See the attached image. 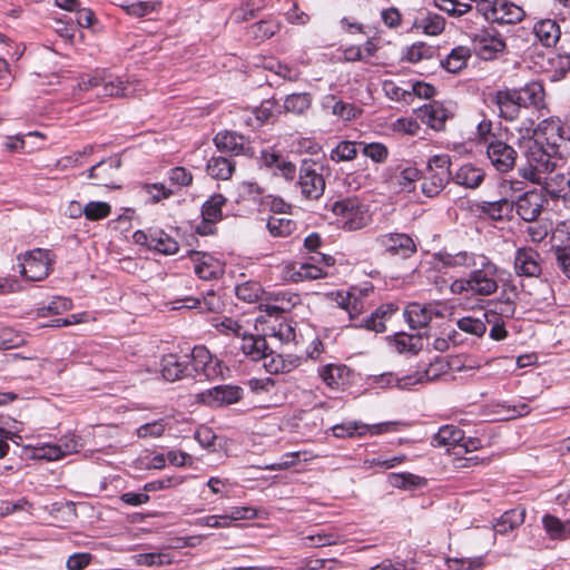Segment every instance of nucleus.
Segmentation results:
<instances>
[{"label":"nucleus","instance_id":"49","mask_svg":"<svg viewBox=\"0 0 570 570\" xmlns=\"http://www.w3.org/2000/svg\"><path fill=\"white\" fill-rule=\"evenodd\" d=\"M446 564L450 570H482L487 562L484 556L469 558H449Z\"/></svg>","mask_w":570,"mask_h":570},{"label":"nucleus","instance_id":"13","mask_svg":"<svg viewBox=\"0 0 570 570\" xmlns=\"http://www.w3.org/2000/svg\"><path fill=\"white\" fill-rule=\"evenodd\" d=\"M121 167V159L118 156H110L102 159L88 170V178L94 185L107 188H119L118 173Z\"/></svg>","mask_w":570,"mask_h":570},{"label":"nucleus","instance_id":"17","mask_svg":"<svg viewBox=\"0 0 570 570\" xmlns=\"http://www.w3.org/2000/svg\"><path fill=\"white\" fill-rule=\"evenodd\" d=\"M203 403L212 407L227 406L239 402L243 389L237 385H217L200 394Z\"/></svg>","mask_w":570,"mask_h":570},{"label":"nucleus","instance_id":"15","mask_svg":"<svg viewBox=\"0 0 570 570\" xmlns=\"http://www.w3.org/2000/svg\"><path fill=\"white\" fill-rule=\"evenodd\" d=\"M487 156L498 171L508 173L515 166L518 153L507 142L494 139L487 147Z\"/></svg>","mask_w":570,"mask_h":570},{"label":"nucleus","instance_id":"8","mask_svg":"<svg viewBox=\"0 0 570 570\" xmlns=\"http://www.w3.org/2000/svg\"><path fill=\"white\" fill-rule=\"evenodd\" d=\"M471 41L475 55L484 61L497 59L507 49L503 36L493 26L479 29L472 35Z\"/></svg>","mask_w":570,"mask_h":570},{"label":"nucleus","instance_id":"40","mask_svg":"<svg viewBox=\"0 0 570 570\" xmlns=\"http://www.w3.org/2000/svg\"><path fill=\"white\" fill-rule=\"evenodd\" d=\"M312 101L308 92L291 94L284 100V109L286 112L303 115L311 108Z\"/></svg>","mask_w":570,"mask_h":570},{"label":"nucleus","instance_id":"50","mask_svg":"<svg viewBox=\"0 0 570 570\" xmlns=\"http://www.w3.org/2000/svg\"><path fill=\"white\" fill-rule=\"evenodd\" d=\"M72 303L67 297L56 296L47 305L37 308V316L46 317L69 311Z\"/></svg>","mask_w":570,"mask_h":570},{"label":"nucleus","instance_id":"38","mask_svg":"<svg viewBox=\"0 0 570 570\" xmlns=\"http://www.w3.org/2000/svg\"><path fill=\"white\" fill-rule=\"evenodd\" d=\"M227 199L222 194L213 195L202 206V216L206 223H217L223 218L222 208Z\"/></svg>","mask_w":570,"mask_h":570},{"label":"nucleus","instance_id":"6","mask_svg":"<svg viewBox=\"0 0 570 570\" xmlns=\"http://www.w3.org/2000/svg\"><path fill=\"white\" fill-rule=\"evenodd\" d=\"M53 257L51 250L45 248H35L19 255L21 275L33 282L45 279L52 271Z\"/></svg>","mask_w":570,"mask_h":570},{"label":"nucleus","instance_id":"42","mask_svg":"<svg viewBox=\"0 0 570 570\" xmlns=\"http://www.w3.org/2000/svg\"><path fill=\"white\" fill-rule=\"evenodd\" d=\"M425 377L426 380H430L428 371H425L424 373H417L415 375H407L401 379H394V376L391 373H387L382 374L380 376H375V382L383 386L391 385L395 381L399 387L407 389L416 383L423 382Z\"/></svg>","mask_w":570,"mask_h":570},{"label":"nucleus","instance_id":"2","mask_svg":"<svg viewBox=\"0 0 570 570\" xmlns=\"http://www.w3.org/2000/svg\"><path fill=\"white\" fill-rule=\"evenodd\" d=\"M330 208L336 216L337 223L345 230L361 229L371 220L367 206L357 197H345L335 200L330 205Z\"/></svg>","mask_w":570,"mask_h":570},{"label":"nucleus","instance_id":"1","mask_svg":"<svg viewBox=\"0 0 570 570\" xmlns=\"http://www.w3.org/2000/svg\"><path fill=\"white\" fill-rule=\"evenodd\" d=\"M542 141L534 131L533 137L524 140L522 146L528 166L521 168V176L535 184H541L542 175L553 171L556 167L554 157Z\"/></svg>","mask_w":570,"mask_h":570},{"label":"nucleus","instance_id":"61","mask_svg":"<svg viewBox=\"0 0 570 570\" xmlns=\"http://www.w3.org/2000/svg\"><path fill=\"white\" fill-rule=\"evenodd\" d=\"M390 480L394 487L406 489L420 487L423 479L412 473H392Z\"/></svg>","mask_w":570,"mask_h":570},{"label":"nucleus","instance_id":"39","mask_svg":"<svg viewBox=\"0 0 570 570\" xmlns=\"http://www.w3.org/2000/svg\"><path fill=\"white\" fill-rule=\"evenodd\" d=\"M149 248L165 255H173L178 252V243L164 230H157L150 234Z\"/></svg>","mask_w":570,"mask_h":570},{"label":"nucleus","instance_id":"5","mask_svg":"<svg viewBox=\"0 0 570 570\" xmlns=\"http://www.w3.org/2000/svg\"><path fill=\"white\" fill-rule=\"evenodd\" d=\"M537 137L543 139L547 150L558 159L570 156V137L564 136V129L558 119H546L535 129Z\"/></svg>","mask_w":570,"mask_h":570},{"label":"nucleus","instance_id":"24","mask_svg":"<svg viewBox=\"0 0 570 570\" xmlns=\"http://www.w3.org/2000/svg\"><path fill=\"white\" fill-rule=\"evenodd\" d=\"M475 207L483 217L492 220H509L512 218L514 203L508 198H500L493 202H478Z\"/></svg>","mask_w":570,"mask_h":570},{"label":"nucleus","instance_id":"16","mask_svg":"<svg viewBox=\"0 0 570 570\" xmlns=\"http://www.w3.org/2000/svg\"><path fill=\"white\" fill-rule=\"evenodd\" d=\"M190 366L197 374H203L208 380L223 376L220 361L213 357L210 352L203 345L193 348Z\"/></svg>","mask_w":570,"mask_h":570},{"label":"nucleus","instance_id":"7","mask_svg":"<svg viewBox=\"0 0 570 570\" xmlns=\"http://www.w3.org/2000/svg\"><path fill=\"white\" fill-rule=\"evenodd\" d=\"M322 166L313 159H304L298 171L297 187L304 199L317 200L325 191Z\"/></svg>","mask_w":570,"mask_h":570},{"label":"nucleus","instance_id":"30","mask_svg":"<svg viewBox=\"0 0 570 570\" xmlns=\"http://www.w3.org/2000/svg\"><path fill=\"white\" fill-rule=\"evenodd\" d=\"M421 118L434 130H442L449 118L448 110L439 101H432L424 105L421 109Z\"/></svg>","mask_w":570,"mask_h":570},{"label":"nucleus","instance_id":"29","mask_svg":"<svg viewBox=\"0 0 570 570\" xmlns=\"http://www.w3.org/2000/svg\"><path fill=\"white\" fill-rule=\"evenodd\" d=\"M100 87L99 97H129L136 91L129 81H125L120 77L107 76L106 73Z\"/></svg>","mask_w":570,"mask_h":570},{"label":"nucleus","instance_id":"64","mask_svg":"<svg viewBox=\"0 0 570 570\" xmlns=\"http://www.w3.org/2000/svg\"><path fill=\"white\" fill-rule=\"evenodd\" d=\"M168 178L171 184L185 187L193 183V175L185 167H175L169 170Z\"/></svg>","mask_w":570,"mask_h":570},{"label":"nucleus","instance_id":"62","mask_svg":"<svg viewBox=\"0 0 570 570\" xmlns=\"http://www.w3.org/2000/svg\"><path fill=\"white\" fill-rule=\"evenodd\" d=\"M354 327L366 328L376 333H383L385 331V322L381 316H376L374 311L370 316L361 320L358 323H354Z\"/></svg>","mask_w":570,"mask_h":570},{"label":"nucleus","instance_id":"18","mask_svg":"<svg viewBox=\"0 0 570 570\" xmlns=\"http://www.w3.org/2000/svg\"><path fill=\"white\" fill-rule=\"evenodd\" d=\"M492 102L499 108L500 116L508 121L517 119L521 107H523L522 95L518 89L497 91Z\"/></svg>","mask_w":570,"mask_h":570},{"label":"nucleus","instance_id":"57","mask_svg":"<svg viewBox=\"0 0 570 570\" xmlns=\"http://www.w3.org/2000/svg\"><path fill=\"white\" fill-rule=\"evenodd\" d=\"M250 30L256 39L265 40L273 37L279 30V24L272 20H262L254 23Z\"/></svg>","mask_w":570,"mask_h":570},{"label":"nucleus","instance_id":"14","mask_svg":"<svg viewBox=\"0 0 570 570\" xmlns=\"http://www.w3.org/2000/svg\"><path fill=\"white\" fill-rule=\"evenodd\" d=\"M421 178V171L410 163H401L386 168L385 181L399 191L411 193L415 189V183Z\"/></svg>","mask_w":570,"mask_h":570},{"label":"nucleus","instance_id":"9","mask_svg":"<svg viewBox=\"0 0 570 570\" xmlns=\"http://www.w3.org/2000/svg\"><path fill=\"white\" fill-rule=\"evenodd\" d=\"M240 350L253 361H264V366L269 373H278L286 370V365L279 364L272 356V352H268V344L264 336H243Z\"/></svg>","mask_w":570,"mask_h":570},{"label":"nucleus","instance_id":"44","mask_svg":"<svg viewBox=\"0 0 570 570\" xmlns=\"http://www.w3.org/2000/svg\"><path fill=\"white\" fill-rule=\"evenodd\" d=\"M523 107L534 106L540 108L544 104V89L539 82L527 83L521 90Z\"/></svg>","mask_w":570,"mask_h":570},{"label":"nucleus","instance_id":"3","mask_svg":"<svg viewBox=\"0 0 570 570\" xmlns=\"http://www.w3.org/2000/svg\"><path fill=\"white\" fill-rule=\"evenodd\" d=\"M451 157L446 154L434 155L426 165V176L421 185L422 193L428 197L439 195L452 179L450 170Z\"/></svg>","mask_w":570,"mask_h":570},{"label":"nucleus","instance_id":"54","mask_svg":"<svg viewBox=\"0 0 570 570\" xmlns=\"http://www.w3.org/2000/svg\"><path fill=\"white\" fill-rule=\"evenodd\" d=\"M111 213V206L106 202H89L85 206V217L88 220H100L108 217Z\"/></svg>","mask_w":570,"mask_h":570},{"label":"nucleus","instance_id":"53","mask_svg":"<svg viewBox=\"0 0 570 570\" xmlns=\"http://www.w3.org/2000/svg\"><path fill=\"white\" fill-rule=\"evenodd\" d=\"M552 249L556 252L560 248L570 246V225L566 222L557 224L551 236Z\"/></svg>","mask_w":570,"mask_h":570},{"label":"nucleus","instance_id":"59","mask_svg":"<svg viewBox=\"0 0 570 570\" xmlns=\"http://www.w3.org/2000/svg\"><path fill=\"white\" fill-rule=\"evenodd\" d=\"M166 430V423L164 419H159L157 421L146 423L140 425L137 429V436L138 438H159L164 434Z\"/></svg>","mask_w":570,"mask_h":570},{"label":"nucleus","instance_id":"52","mask_svg":"<svg viewBox=\"0 0 570 570\" xmlns=\"http://www.w3.org/2000/svg\"><path fill=\"white\" fill-rule=\"evenodd\" d=\"M360 147L364 156L377 164L384 163L389 157V149L382 142H364L360 141Z\"/></svg>","mask_w":570,"mask_h":570},{"label":"nucleus","instance_id":"63","mask_svg":"<svg viewBox=\"0 0 570 570\" xmlns=\"http://www.w3.org/2000/svg\"><path fill=\"white\" fill-rule=\"evenodd\" d=\"M256 515L257 512L252 507H233L225 513V519L232 524L233 521L250 520Z\"/></svg>","mask_w":570,"mask_h":570},{"label":"nucleus","instance_id":"26","mask_svg":"<svg viewBox=\"0 0 570 570\" xmlns=\"http://www.w3.org/2000/svg\"><path fill=\"white\" fill-rule=\"evenodd\" d=\"M532 32L544 48H553L561 37L559 23L550 18L541 19L533 24Z\"/></svg>","mask_w":570,"mask_h":570},{"label":"nucleus","instance_id":"12","mask_svg":"<svg viewBox=\"0 0 570 570\" xmlns=\"http://www.w3.org/2000/svg\"><path fill=\"white\" fill-rule=\"evenodd\" d=\"M379 245L393 257L407 259L417 252L414 239L405 233H387L377 237Z\"/></svg>","mask_w":570,"mask_h":570},{"label":"nucleus","instance_id":"51","mask_svg":"<svg viewBox=\"0 0 570 570\" xmlns=\"http://www.w3.org/2000/svg\"><path fill=\"white\" fill-rule=\"evenodd\" d=\"M433 55L434 49L431 46L424 42H416L406 49L403 60L417 63L422 60L431 59Z\"/></svg>","mask_w":570,"mask_h":570},{"label":"nucleus","instance_id":"37","mask_svg":"<svg viewBox=\"0 0 570 570\" xmlns=\"http://www.w3.org/2000/svg\"><path fill=\"white\" fill-rule=\"evenodd\" d=\"M542 525L552 540H564L570 535V520L562 521L552 514H544Z\"/></svg>","mask_w":570,"mask_h":570},{"label":"nucleus","instance_id":"19","mask_svg":"<svg viewBox=\"0 0 570 570\" xmlns=\"http://www.w3.org/2000/svg\"><path fill=\"white\" fill-rule=\"evenodd\" d=\"M404 316L411 328H423L434 317H443V313L434 304L411 303L404 311Z\"/></svg>","mask_w":570,"mask_h":570},{"label":"nucleus","instance_id":"48","mask_svg":"<svg viewBox=\"0 0 570 570\" xmlns=\"http://www.w3.org/2000/svg\"><path fill=\"white\" fill-rule=\"evenodd\" d=\"M393 345L399 353H417L422 348V337L397 333L394 335Z\"/></svg>","mask_w":570,"mask_h":570},{"label":"nucleus","instance_id":"21","mask_svg":"<svg viewBox=\"0 0 570 570\" xmlns=\"http://www.w3.org/2000/svg\"><path fill=\"white\" fill-rule=\"evenodd\" d=\"M216 148L230 155H252V148L245 137L233 131H220L214 137Z\"/></svg>","mask_w":570,"mask_h":570},{"label":"nucleus","instance_id":"10","mask_svg":"<svg viewBox=\"0 0 570 570\" xmlns=\"http://www.w3.org/2000/svg\"><path fill=\"white\" fill-rule=\"evenodd\" d=\"M525 16L524 10L509 0H492L483 7V17L492 23L514 24Z\"/></svg>","mask_w":570,"mask_h":570},{"label":"nucleus","instance_id":"43","mask_svg":"<svg viewBox=\"0 0 570 570\" xmlns=\"http://www.w3.org/2000/svg\"><path fill=\"white\" fill-rule=\"evenodd\" d=\"M327 275L322 266L309 259V262L301 263L292 277L295 282H302L326 277Z\"/></svg>","mask_w":570,"mask_h":570},{"label":"nucleus","instance_id":"11","mask_svg":"<svg viewBox=\"0 0 570 570\" xmlns=\"http://www.w3.org/2000/svg\"><path fill=\"white\" fill-rule=\"evenodd\" d=\"M401 423L397 421H387L376 424H364L361 422H347L334 425L332 428L333 434L336 438H353L363 436L366 434L380 435L397 430Z\"/></svg>","mask_w":570,"mask_h":570},{"label":"nucleus","instance_id":"4","mask_svg":"<svg viewBox=\"0 0 570 570\" xmlns=\"http://www.w3.org/2000/svg\"><path fill=\"white\" fill-rule=\"evenodd\" d=\"M479 264L469 273L471 294L490 296L499 288L500 268L488 257L479 258Z\"/></svg>","mask_w":570,"mask_h":570},{"label":"nucleus","instance_id":"41","mask_svg":"<svg viewBox=\"0 0 570 570\" xmlns=\"http://www.w3.org/2000/svg\"><path fill=\"white\" fill-rule=\"evenodd\" d=\"M238 299L245 303H256L265 294L262 285L256 281H246L235 287Z\"/></svg>","mask_w":570,"mask_h":570},{"label":"nucleus","instance_id":"56","mask_svg":"<svg viewBox=\"0 0 570 570\" xmlns=\"http://www.w3.org/2000/svg\"><path fill=\"white\" fill-rule=\"evenodd\" d=\"M160 7V2L156 1H138L122 8L125 11L132 17L141 18L154 11H156Z\"/></svg>","mask_w":570,"mask_h":570},{"label":"nucleus","instance_id":"55","mask_svg":"<svg viewBox=\"0 0 570 570\" xmlns=\"http://www.w3.org/2000/svg\"><path fill=\"white\" fill-rule=\"evenodd\" d=\"M456 326L461 331L475 336H482L487 331V325L482 320L471 316L459 318Z\"/></svg>","mask_w":570,"mask_h":570},{"label":"nucleus","instance_id":"27","mask_svg":"<svg viewBox=\"0 0 570 570\" xmlns=\"http://www.w3.org/2000/svg\"><path fill=\"white\" fill-rule=\"evenodd\" d=\"M544 190L551 197L570 200V176L562 173L548 171L542 175Z\"/></svg>","mask_w":570,"mask_h":570},{"label":"nucleus","instance_id":"33","mask_svg":"<svg viewBox=\"0 0 570 570\" xmlns=\"http://www.w3.org/2000/svg\"><path fill=\"white\" fill-rule=\"evenodd\" d=\"M464 441V432L452 424L443 425L434 434L432 444L434 446H449L459 449V445Z\"/></svg>","mask_w":570,"mask_h":570},{"label":"nucleus","instance_id":"25","mask_svg":"<svg viewBox=\"0 0 570 570\" xmlns=\"http://www.w3.org/2000/svg\"><path fill=\"white\" fill-rule=\"evenodd\" d=\"M191 261L195 263L196 275L205 281L217 278L222 272V264L218 259L209 254L191 250L189 253Z\"/></svg>","mask_w":570,"mask_h":570},{"label":"nucleus","instance_id":"60","mask_svg":"<svg viewBox=\"0 0 570 570\" xmlns=\"http://www.w3.org/2000/svg\"><path fill=\"white\" fill-rule=\"evenodd\" d=\"M421 27L424 33L430 36L440 35L445 28V20L438 14H429L425 19H422Z\"/></svg>","mask_w":570,"mask_h":570},{"label":"nucleus","instance_id":"46","mask_svg":"<svg viewBox=\"0 0 570 570\" xmlns=\"http://www.w3.org/2000/svg\"><path fill=\"white\" fill-rule=\"evenodd\" d=\"M360 147V141L343 140L332 149L330 158L335 163L350 161L356 158Z\"/></svg>","mask_w":570,"mask_h":570},{"label":"nucleus","instance_id":"20","mask_svg":"<svg viewBox=\"0 0 570 570\" xmlns=\"http://www.w3.org/2000/svg\"><path fill=\"white\" fill-rule=\"evenodd\" d=\"M514 203L517 214L525 222H534L542 212L544 198L541 191L529 190Z\"/></svg>","mask_w":570,"mask_h":570},{"label":"nucleus","instance_id":"47","mask_svg":"<svg viewBox=\"0 0 570 570\" xmlns=\"http://www.w3.org/2000/svg\"><path fill=\"white\" fill-rule=\"evenodd\" d=\"M186 301L193 302V305H188V308H197L202 313L218 312L222 308L220 298L214 292H208L202 298L186 297Z\"/></svg>","mask_w":570,"mask_h":570},{"label":"nucleus","instance_id":"36","mask_svg":"<svg viewBox=\"0 0 570 570\" xmlns=\"http://www.w3.org/2000/svg\"><path fill=\"white\" fill-rule=\"evenodd\" d=\"M471 57V49L465 46H459L452 49L445 59L441 61L442 67L452 73H456L466 67Z\"/></svg>","mask_w":570,"mask_h":570},{"label":"nucleus","instance_id":"58","mask_svg":"<svg viewBox=\"0 0 570 570\" xmlns=\"http://www.w3.org/2000/svg\"><path fill=\"white\" fill-rule=\"evenodd\" d=\"M24 338L13 328H0V350H10L23 344Z\"/></svg>","mask_w":570,"mask_h":570},{"label":"nucleus","instance_id":"28","mask_svg":"<svg viewBox=\"0 0 570 570\" xmlns=\"http://www.w3.org/2000/svg\"><path fill=\"white\" fill-rule=\"evenodd\" d=\"M485 171L471 163L460 166L452 176V180L464 188L475 189L485 179Z\"/></svg>","mask_w":570,"mask_h":570},{"label":"nucleus","instance_id":"45","mask_svg":"<svg viewBox=\"0 0 570 570\" xmlns=\"http://www.w3.org/2000/svg\"><path fill=\"white\" fill-rule=\"evenodd\" d=\"M267 229L274 237H287L296 229V222L285 217L271 216L267 220Z\"/></svg>","mask_w":570,"mask_h":570},{"label":"nucleus","instance_id":"22","mask_svg":"<svg viewBox=\"0 0 570 570\" xmlns=\"http://www.w3.org/2000/svg\"><path fill=\"white\" fill-rule=\"evenodd\" d=\"M514 269L520 276H539L541 274L540 254L531 247L519 248L514 256Z\"/></svg>","mask_w":570,"mask_h":570},{"label":"nucleus","instance_id":"34","mask_svg":"<svg viewBox=\"0 0 570 570\" xmlns=\"http://www.w3.org/2000/svg\"><path fill=\"white\" fill-rule=\"evenodd\" d=\"M484 256L485 255L483 254H475L472 252L461 250L454 254H443L441 262L446 267H463L470 268L472 271L480 263L479 258H483Z\"/></svg>","mask_w":570,"mask_h":570},{"label":"nucleus","instance_id":"23","mask_svg":"<svg viewBox=\"0 0 570 570\" xmlns=\"http://www.w3.org/2000/svg\"><path fill=\"white\" fill-rule=\"evenodd\" d=\"M318 376L332 390H342L350 383L351 370L344 364L330 363L317 368Z\"/></svg>","mask_w":570,"mask_h":570},{"label":"nucleus","instance_id":"35","mask_svg":"<svg viewBox=\"0 0 570 570\" xmlns=\"http://www.w3.org/2000/svg\"><path fill=\"white\" fill-rule=\"evenodd\" d=\"M236 164L226 157H212L206 166L210 177L220 180H228L235 171Z\"/></svg>","mask_w":570,"mask_h":570},{"label":"nucleus","instance_id":"31","mask_svg":"<svg viewBox=\"0 0 570 570\" xmlns=\"http://www.w3.org/2000/svg\"><path fill=\"white\" fill-rule=\"evenodd\" d=\"M161 375L169 382H175L186 376H190L188 364L180 362L177 355L168 354L161 358Z\"/></svg>","mask_w":570,"mask_h":570},{"label":"nucleus","instance_id":"32","mask_svg":"<svg viewBox=\"0 0 570 570\" xmlns=\"http://www.w3.org/2000/svg\"><path fill=\"white\" fill-rule=\"evenodd\" d=\"M525 515L527 511L521 507L505 511L493 525L495 533L507 534L513 531L524 522Z\"/></svg>","mask_w":570,"mask_h":570}]
</instances>
